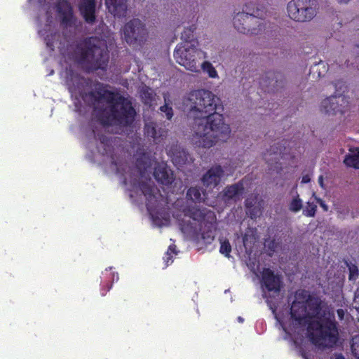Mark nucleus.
Returning <instances> with one entry per match:
<instances>
[{"label": "nucleus", "mask_w": 359, "mask_h": 359, "mask_svg": "<svg viewBox=\"0 0 359 359\" xmlns=\"http://www.w3.org/2000/svg\"><path fill=\"white\" fill-rule=\"evenodd\" d=\"M187 102L189 115L196 119L194 128V144L210 148L217 141H226L231 129L221 114L224 109L219 97L208 90L198 89L189 93Z\"/></svg>", "instance_id": "nucleus-1"}, {"label": "nucleus", "mask_w": 359, "mask_h": 359, "mask_svg": "<svg viewBox=\"0 0 359 359\" xmlns=\"http://www.w3.org/2000/svg\"><path fill=\"white\" fill-rule=\"evenodd\" d=\"M74 79L76 83L67 81L71 94H78L89 105L100 103L102 100L107 103V106L100 116V121L103 126L126 128L133 123L137 113L130 97H125L119 92L102 88L86 92L83 90V79L77 76Z\"/></svg>", "instance_id": "nucleus-2"}, {"label": "nucleus", "mask_w": 359, "mask_h": 359, "mask_svg": "<svg viewBox=\"0 0 359 359\" xmlns=\"http://www.w3.org/2000/svg\"><path fill=\"white\" fill-rule=\"evenodd\" d=\"M310 320L307 330L311 341L325 347H334L339 340L338 323L334 312L328 308L323 309V302L318 297H312L306 303Z\"/></svg>", "instance_id": "nucleus-3"}, {"label": "nucleus", "mask_w": 359, "mask_h": 359, "mask_svg": "<svg viewBox=\"0 0 359 359\" xmlns=\"http://www.w3.org/2000/svg\"><path fill=\"white\" fill-rule=\"evenodd\" d=\"M100 45V41L96 37H89L83 41L79 62L88 72L106 70L108 67L109 51Z\"/></svg>", "instance_id": "nucleus-4"}, {"label": "nucleus", "mask_w": 359, "mask_h": 359, "mask_svg": "<svg viewBox=\"0 0 359 359\" xmlns=\"http://www.w3.org/2000/svg\"><path fill=\"white\" fill-rule=\"evenodd\" d=\"M184 215L198 222L203 241L208 244L215 238L217 217L215 212L206 208L190 207L184 210Z\"/></svg>", "instance_id": "nucleus-5"}, {"label": "nucleus", "mask_w": 359, "mask_h": 359, "mask_svg": "<svg viewBox=\"0 0 359 359\" xmlns=\"http://www.w3.org/2000/svg\"><path fill=\"white\" fill-rule=\"evenodd\" d=\"M205 57V53L194 47L192 43L189 46L178 44L174 51L176 62L193 72H199V60Z\"/></svg>", "instance_id": "nucleus-6"}, {"label": "nucleus", "mask_w": 359, "mask_h": 359, "mask_svg": "<svg viewBox=\"0 0 359 359\" xmlns=\"http://www.w3.org/2000/svg\"><path fill=\"white\" fill-rule=\"evenodd\" d=\"M233 24L235 29L245 34H259L263 29L264 26L261 23V19L254 14L245 12L238 13L233 19Z\"/></svg>", "instance_id": "nucleus-7"}, {"label": "nucleus", "mask_w": 359, "mask_h": 359, "mask_svg": "<svg viewBox=\"0 0 359 359\" xmlns=\"http://www.w3.org/2000/svg\"><path fill=\"white\" fill-rule=\"evenodd\" d=\"M147 35L145 24L138 18L128 22L123 28V36L130 46H140Z\"/></svg>", "instance_id": "nucleus-8"}, {"label": "nucleus", "mask_w": 359, "mask_h": 359, "mask_svg": "<svg viewBox=\"0 0 359 359\" xmlns=\"http://www.w3.org/2000/svg\"><path fill=\"white\" fill-rule=\"evenodd\" d=\"M311 0H292L287 4L289 17L297 22H306L316 15V9L311 6Z\"/></svg>", "instance_id": "nucleus-9"}, {"label": "nucleus", "mask_w": 359, "mask_h": 359, "mask_svg": "<svg viewBox=\"0 0 359 359\" xmlns=\"http://www.w3.org/2000/svg\"><path fill=\"white\" fill-rule=\"evenodd\" d=\"M347 97L342 95H334L323 100L321 102V111L325 114H344L348 110Z\"/></svg>", "instance_id": "nucleus-10"}, {"label": "nucleus", "mask_w": 359, "mask_h": 359, "mask_svg": "<svg viewBox=\"0 0 359 359\" xmlns=\"http://www.w3.org/2000/svg\"><path fill=\"white\" fill-rule=\"evenodd\" d=\"M167 154L170 157L172 162L176 166H182L187 164H191L194 158L187 150L180 144L173 143L168 145L166 148Z\"/></svg>", "instance_id": "nucleus-11"}, {"label": "nucleus", "mask_w": 359, "mask_h": 359, "mask_svg": "<svg viewBox=\"0 0 359 359\" xmlns=\"http://www.w3.org/2000/svg\"><path fill=\"white\" fill-rule=\"evenodd\" d=\"M262 285L269 292L278 294L282 287L281 277L275 274L269 268H264L262 271Z\"/></svg>", "instance_id": "nucleus-12"}, {"label": "nucleus", "mask_w": 359, "mask_h": 359, "mask_svg": "<svg viewBox=\"0 0 359 359\" xmlns=\"http://www.w3.org/2000/svg\"><path fill=\"white\" fill-rule=\"evenodd\" d=\"M56 11L60 17L61 24L65 27L75 25L76 18L71 4L67 0H59L55 4Z\"/></svg>", "instance_id": "nucleus-13"}, {"label": "nucleus", "mask_w": 359, "mask_h": 359, "mask_svg": "<svg viewBox=\"0 0 359 359\" xmlns=\"http://www.w3.org/2000/svg\"><path fill=\"white\" fill-rule=\"evenodd\" d=\"M290 316L299 325H308L311 318L310 313L307 311L306 303L300 301L292 302L290 308Z\"/></svg>", "instance_id": "nucleus-14"}, {"label": "nucleus", "mask_w": 359, "mask_h": 359, "mask_svg": "<svg viewBox=\"0 0 359 359\" xmlns=\"http://www.w3.org/2000/svg\"><path fill=\"white\" fill-rule=\"evenodd\" d=\"M78 9L84 21L93 25L96 21V0H79Z\"/></svg>", "instance_id": "nucleus-15"}, {"label": "nucleus", "mask_w": 359, "mask_h": 359, "mask_svg": "<svg viewBox=\"0 0 359 359\" xmlns=\"http://www.w3.org/2000/svg\"><path fill=\"white\" fill-rule=\"evenodd\" d=\"M144 135L155 144L161 142L167 135V130L161 124L154 121L146 122L144 126Z\"/></svg>", "instance_id": "nucleus-16"}, {"label": "nucleus", "mask_w": 359, "mask_h": 359, "mask_svg": "<svg viewBox=\"0 0 359 359\" xmlns=\"http://www.w3.org/2000/svg\"><path fill=\"white\" fill-rule=\"evenodd\" d=\"M224 172L223 168L219 165L211 167L202 177L203 184L206 188L213 189L216 187L219 184Z\"/></svg>", "instance_id": "nucleus-17"}, {"label": "nucleus", "mask_w": 359, "mask_h": 359, "mask_svg": "<svg viewBox=\"0 0 359 359\" xmlns=\"http://www.w3.org/2000/svg\"><path fill=\"white\" fill-rule=\"evenodd\" d=\"M140 188L146 198V207L149 212L154 211L157 208V197L158 190L156 187L151 186L147 182H142L140 183Z\"/></svg>", "instance_id": "nucleus-18"}, {"label": "nucleus", "mask_w": 359, "mask_h": 359, "mask_svg": "<svg viewBox=\"0 0 359 359\" xmlns=\"http://www.w3.org/2000/svg\"><path fill=\"white\" fill-rule=\"evenodd\" d=\"M154 177L156 181L163 185H170L174 180L173 172L165 164H158L154 168Z\"/></svg>", "instance_id": "nucleus-19"}, {"label": "nucleus", "mask_w": 359, "mask_h": 359, "mask_svg": "<svg viewBox=\"0 0 359 359\" xmlns=\"http://www.w3.org/2000/svg\"><path fill=\"white\" fill-rule=\"evenodd\" d=\"M105 4L109 12L114 16L123 18L126 15L127 0H105Z\"/></svg>", "instance_id": "nucleus-20"}, {"label": "nucleus", "mask_w": 359, "mask_h": 359, "mask_svg": "<svg viewBox=\"0 0 359 359\" xmlns=\"http://www.w3.org/2000/svg\"><path fill=\"white\" fill-rule=\"evenodd\" d=\"M93 133L95 138L99 140L100 144H102L103 149L102 151V154L112 157L113 147L111 145L110 139L103 133H96L95 130H93ZM111 158V163L116 164L114 158Z\"/></svg>", "instance_id": "nucleus-21"}, {"label": "nucleus", "mask_w": 359, "mask_h": 359, "mask_svg": "<svg viewBox=\"0 0 359 359\" xmlns=\"http://www.w3.org/2000/svg\"><path fill=\"white\" fill-rule=\"evenodd\" d=\"M196 29V26L195 25L185 28L181 36L182 42L180 44L189 46L191 44L194 43V47H197L198 43L194 34Z\"/></svg>", "instance_id": "nucleus-22"}, {"label": "nucleus", "mask_w": 359, "mask_h": 359, "mask_svg": "<svg viewBox=\"0 0 359 359\" xmlns=\"http://www.w3.org/2000/svg\"><path fill=\"white\" fill-rule=\"evenodd\" d=\"M282 75L279 72H269L264 77L260 79L259 84L266 88H268L270 86L277 88L279 86V78Z\"/></svg>", "instance_id": "nucleus-23"}, {"label": "nucleus", "mask_w": 359, "mask_h": 359, "mask_svg": "<svg viewBox=\"0 0 359 359\" xmlns=\"http://www.w3.org/2000/svg\"><path fill=\"white\" fill-rule=\"evenodd\" d=\"M244 191L243 184L241 182L227 186L223 191V197L228 200L233 199L241 194Z\"/></svg>", "instance_id": "nucleus-24"}, {"label": "nucleus", "mask_w": 359, "mask_h": 359, "mask_svg": "<svg viewBox=\"0 0 359 359\" xmlns=\"http://www.w3.org/2000/svg\"><path fill=\"white\" fill-rule=\"evenodd\" d=\"M344 163L348 167L359 169V150L346 155Z\"/></svg>", "instance_id": "nucleus-25"}, {"label": "nucleus", "mask_w": 359, "mask_h": 359, "mask_svg": "<svg viewBox=\"0 0 359 359\" xmlns=\"http://www.w3.org/2000/svg\"><path fill=\"white\" fill-rule=\"evenodd\" d=\"M187 198L194 203L202 202L201 189L196 187H190L187 191Z\"/></svg>", "instance_id": "nucleus-26"}, {"label": "nucleus", "mask_w": 359, "mask_h": 359, "mask_svg": "<svg viewBox=\"0 0 359 359\" xmlns=\"http://www.w3.org/2000/svg\"><path fill=\"white\" fill-rule=\"evenodd\" d=\"M283 154L284 153L280 146L276 147L275 145H273L271 146V148L269 150H267L266 153L264 154V158L267 162H269L270 159L268 158L267 156L273 155L274 156V157L271 158V160H275L276 161H278Z\"/></svg>", "instance_id": "nucleus-27"}, {"label": "nucleus", "mask_w": 359, "mask_h": 359, "mask_svg": "<svg viewBox=\"0 0 359 359\" xmlns=\"http://www.w3.org/2000/svg\"><path fill=\"white\" fill-rule=\"evenodd\" d=\"M262 203L263 201L260 200L257 205L246 209V213L249 215L251 219H256L261 215Z\"/></svg>", "instance_id": "nucleus-28"}, {"label": "nucleus", "mask_w": 359, "mask_h": 359, "mask_svg": "<svg viewBox=\"0 0 359 359\" xmlns=\"http://www.w3.org/2000/svg\"><path fill=\"white\" fill-rule=\"evenodd\" d=\"M345 264L348 266L349 271L348 279L350 280H355L359 276V270L358 266L348 261H345Z\"/></svg>", "instance_id": "nucleus-29"}, {"label": "nucleus", "mask_w": 359, "mask_h": 359, "mask_svg": "<svg viewBox=\"0 0 359 359\" xmlns=\"http://www.w3.org/2000/svg\"><path fill=\"white\" fill-rule=\"evenodd\" d=\"M203 70L208 73L210 78H216L217 76V72L213 65L208 61H205L201 65Z\"/></svg>", "instance_id": "nucleus-30"}, {"label": "nucleus", "mask_w": 359, "mask_h": 359, "mask_svg": "<svg viewBox=\"0 0 359 359\" xmlns=\"http://www.w3.org/2000/svg\"><path fill=\"white\" fill-rule=\"evenodd\" d=\"M313 296L309 293V291L305 290H297L295 293V300L305 302L306 304Z\"/></svg>", "instance_id": "nucleus-31"}, {"label": "nucleus", "mask_w": 359, "mask_h": 359, "mask_svg": "<svg viewBox=\"0 0 359 359\" xmlns=\"http://www.w3.org/2000/svg\"><path fill=\"white\" fill-rule=\"evenodd\" d=\"M219 252L224 255L226 257H230V252H231V246L229 240L224 239L220 241Z\"/></svg>", "instance_id": "nucleus-32"}, {"label": "nucleus", "mask_w": 359, "mask_h": 359, "mask_svg": "<svg viewBox=\"0 0 359 359\" xmlns=\"http://www.w3.org/2000/svg\"><path fill=\"white\" fill-rule=\"evenodd\" d=\"M302 208V201L299 198V195H297L290 202L289 209L290 211L297 212Z\"/></svg>", "instance_id": "nucleus-33"}, {"label": "nucleus", "mask_w": 359, "mask_h": 359, "mask_svg": "<svg viewBox=\"0 0 359 359\" xmlns=\"http://www.w3.org/2000/svg\"><path fill=\"white\" fill-rule=\"evenodd\" d=\"M259 196L257 194H251L250 195L245 201V209L250 208L255 205H257L259 201Z\"/></svg>", "instance_id": "nucleus-34"}, {"label": "nucleus", "mask_w": 359, "mask_h": 359, "mask_svg": "<svg viewBox=\"0 0 359 359\" xmlns=\"http://www.w3.org/2000/svg\"><path fill=\"white\" fill-rule=\"evenodd\" d=\"M351 348L353 355L357 359H359V335H356L352 338Z\"/></svg>", "instance_id": "nucleus-35"}, {"label": "nucleus", "mask_w": 359, "mask_h": 359, "mask_svg": "<svg viewBox=\"0 0 359 359\" xmlns=\"http://www.w3.org/2000/svg\"><path fill=\"white\" fill-rule=\"evenodd\" d=\"M141 98L145 104H151L153 100L151 89L148 88L142 90L141 92Z\"/></svg>", "instance_id": "nucleus-36"}, {"label": "nucleus", "mask_w": 359, "mask_h": 359, "mask_svg": "<svg viewBox=\"0 0 359 359\" xmlns=\"http://www.w3.org/2000/svg\"><path fill=\"white\" fill-rule=\"evenodd\" d=\"M316 211V205L313 203H308L306 210H304V214L307 217H313Z\"/></svg>", "instance_id": "nucleus-37"}, {"label": "nucleus", "mask_w": 359, "mask_h": 359, "mask_svg": "<svg viewBox=\"0 0 359 359\" xmlns=\"http://www.w3.org/2000/svg\"><path fill=\"white\" fill-rule=\"evenodd\" d=\"M160 110L165 114L166 118L170 120L173 116V111L171 107L164 104L160 107Z\"/></svg>", "instance_id": "nucleus-38"}, {"label": "nucleus", "mask_w": 359, "mask_h": 359, "mask_svg": "<svg viewBox=\"0 0 359 359\" xmlns=\"http://www.w3.org/2000/svg\"><path fill=\"white\" fill-rule=\"evenodd\" d=\"M266 246H267L269 250H270L272 252H274L276 251V250L278 247V243L276 242V241L274 238H273L271 240L266 241Z\"/></svg>", "instance_id": "nucleus-39"}, {"label": "nucleus", "mask_w": 359, "mask_h": 359, "mask_svg": "<svg viewBox=\"0 0 359 359\" xmlns=\"http://www.w3.org/2000/svg\"><path fill=\"white\" fill-rule=\"evenodd\" d=\"M175 245H170L169 247H168V249L166 252V262L168 263L169 260L172 259V254H175L176 253V251H175Z\"/></svg>", "instance_id": "nucleus-40"}, {"label": "nucleus", "mask_w": 359, "mask_h": 359, "mask_svg": "<svg viewBox=\"0 0 359 359\" xmlns=\"http://www.w3.org/2000/svg\"><path fill=\"white\" fill-rule=\"evenodd\" d=\"M311 181L310 176L309 175H305L302 177V183L306 184Z\"/></svg>", "instance_id": "nucleus-41"}, {"label": "nucleus", "mask_w": 359, "mask_h": 359, "mask_svg": "<svg viewBox=\"0 0 359 359\" xmlns=\"http://www.w3.org/2000/svg\"><path fill=\"white\" fill-rule=\"evenodd\" d=\"M337 315L340 319H343L344 316V311L341 309H339L337 310Z\"/></svg>", "instance_id": "nucleus-42"}, {"label": "nucleus", "mask_w": 359, "mask_h": 359, "mask_svg": "<svg viewBox=\"0 0 359 359\" xmlns=\"http://www.w3.org/2000/svg\"><path fill=\"white\" fill-rule=\"evenodd\" d=\"M318 183L321 187H323V175L319 176Z\"/></svg>", "instance_id": "nucleus-43"}, {"label": "nucleus", "mask_w": 359, "mask_h": 359, "mask_svg": "<svg viewBox=\"0 0 359 359\" xmlns=\"http://www.w3.org/2000/svg\"><path fill=\"white\" fill-rule=\"evenodd\" d=\"M262 86V89H263L265 92H268V93H269L271 90H273V88H271V89H270V88H269V87L268 88H263V86Z\"/></svg>", "instance_id": "nucleus-44"}, {"label": "nucleus", "mask_w": 359, "mask_h": 359, "mask_svg": "<svg viewBox=\"0 0 359 359\" xmlns=\"http://www.w3.org/2000/svg\"><path fill=\"white\" fill-rule=\"evenodd\" d=\"M335 359H345V358L341 354H339L336 356Z\"/></svg>", "instance_id": "nucleus-45"}, {"label": "nucleus", "mask_w": 359, "mask_h": 359, "mask_svg": "<svg viewBox=\"0 0 359 359\" xmlns=\"http://www.w3.org/2000/svg\"><path fill=\"white\" fill-rule=\"evenodd\" d=\"M238 320L240 323H243L244 321V319L242 317L239 316L238 317Z\"/></svg>", "instance_id": "nucleus-46"}, {"label": "nucleus", "mask_w": 359, "mask_h": 359, "mask_svg": "<svg viewBox=\"0 0 359 359\" xmlns=\"http://www.w3.org/2000/svg\"><path fill=\"white\" fill-rule=\"evenodd\" d=\"M348 1H349V0H338V1H339V3H345V4L348 3Z\"/></svg>", "instance_id": "nucleus-47"}, {"label": "nucleus", "mask_w": 359, "mask_h": 359, "mask_svg": "<svg viewBox=\"0 0 359 359\" xmlns=\"http://www.w3.org/2000/svg\"><path fill=\"white\" fill-rule=\"evenodd\" d=\"M46 44H47V46H53V45H52L50 43H49V42H47V43H46Z\"/></svg>", "instance_id": "nucleus-48"}, {"label": "nucleus", "mask_w": 359, "mask_h": 359, "mask_svg": "<svg viewBox=\"0 0 359 359\" xmlns=\"http://www.w3.org/2000/svg\"><path fill=\"white\" fill-rule=\"evenodd\" d=\"M111 285H110V286L108 287L107 291H108V290H109L111 289Z\"/></svg>", "instance_id": "nucleus-49"}, {"label": "nucleus", "mask_w": 359, "mask_h": 359, "mask_svg": "<svg viewBox=\"0 0 359 359\" xmlns=\"http://www.w3.org/2000/svg\"><path fill=\"white\" fill-rule=\"evenodd\" d=\"M106 292H107V291H106V292H102V295H103V296H104V295H105Z\"/></svg>", "instance_id": "nucleus-50"}]
</instances>
